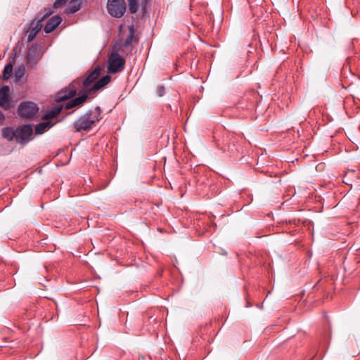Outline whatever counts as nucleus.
<instances>
[{"instance_id": "obj_18", "label": "nucleus", "mask_w": 360, "mask_h": 360, "mask_svg": "<svg viewBox=\"0 0 360 360\" xmlns=\"http://www.w3.org/2000/svg\"><path fill=\"white\" fill-rule=\"evenodd\" d=\"M13 72V65L11 63H8L4 67L3 70V78L4 79H8L11 77Z\"/></svg>"}, {"instance_id": "obj_23", "label": "nucleus", "mask_w": 360, "mask_h": 360, "mask_svg": "<svg viewBox=\"0 0 360 360\" xmlns=\"http://www.w3.org/2000/svg\"><path fill=\"white\" fill-rule=\"evenodd\" d=\"M4 120V114L0 111V122L3 121Z\"/></svg>"}, {"instance_id": "obj_10", "label": "nucleus", "mask_w": 360, "mask_h": 360, "mask_svg": "<svg viewBox=\"0 0 360 360\" xmlns=\"http://www.w3.org/2000/svg\"><path fill=\"white\" fill-rule=\"evenodd\" d=\"M111 80V77L109 75H105L101 79L97 80L93 86L92 94L96 93L98 90L102 89L105 86H106Z\"/></svg>"}, {"instance_id": "obj_21", "label": "nucleus", "mask_w": 360, "mask_h": 360, "mask_svg": "<svg viewBox=\"0 0 360 360\" xmlns=\"http://www.w3.org/2000/svg\"><path fill=\"white\" fill-rule=\"evenodd\" d=\"M157 92L159 96H162L165 93V89L164 86H159L158 87Z\"/></svg>"}, {"instance_id": "obj_2", "label": "nucleus", "mask_w": 360, "mask_h": 360, "mask_svg": "<svg viewBox=\"0 0 360 360\" xmlns=\"http://www.w3.org/2000/svg\"><path fill=\"white\" fill-rule=\"evenodd\" d=\"M102 110L96 106L94 110H89L78 117L73 123L75 131H89L101 119Z\"/></svg>"}, {"instance_id": "obj_7", "label": "nucleus", "mask_w": 360, "mask_h": 360, "mask_svg": "<svg viewBox=\"0 0 360 360\" xmlns=\"http://www.w3.org/2000/svg\"><path fill=\"white\" fill-rule=\"evenodd\" d=\"M107 10L110 15L121 18L126 11V3L124 0H108Z\"/></svg>"}, {"instance_id": "obj_12", "label": "nucleus", "mask_w": 360, "mask_h": 360, "mask_svg": "<svg viewBox=\"0 0 360 360\" xmlns=\"http://www.w3.org/2000/svg\"><path fill=\"white\" fill-rule=\"evenodd\" d=\"M2 135L4 138L8 141H15V129L11 127H6L2 130Z\"/></svg>"}, {"instance_id": "obj_4", "label": "nucleus", "mask_w": 360, "mask_h": 360, "mask_svg": "<svg viewBox=\"0 0 360 360\" xmlns=\"http://www.w3.org/2000/svg\"><path fill=\"white\" fill-rule=\"evenodd\" d=\"M33 129L30 124H23L15 128V142L25 145L32 140Z\"/></svg>"}, {"instance_id": "obj_6", "label": "nucleus", "mask_w": 360, "mask_h": 360, "mask_svg": "<svg viewBox=\"0 0 360 360\" xmlns=\"http://www.w3.org/2000/svg\"><path fill=\"white\" fill-rule=\"evenodd\" d=\"M38 111V105L32 101L22 102L18 108V113L19 116L26 119H31L34 117Z\"/></svg>"}, {"instance_id": "obj_9", "label": "nucleus", "mask_w": 360, "mask_h": 360, "mask_svg": "<svg viewBox=\"0 0 360 360\" xmlns=\"http://www.w3.org/2000/svg\"><path fill=\"white\" fill-rule=\"evenodd\" d=\"M62 18L60 15H54L51 17L46 23L44 31L46 33H51L53 32L61 22Z\"/></svg>"}, {"instance_id": "obj_16", "label": "nucleus", "mask_w": 360, "mask_h": 360, "mask_svg": "<svg viewBox=\"0 0 360 360\" xmlns=\"http://www.w3.org/2000/svg\"><path fill=\"white\" fill-rule=\"evenodd\" d=\"M62 110V107H56L53 109L49 110L44 117L45 119H52L56 117L58 115L60 114Z\"/></svg>"}, {"instance_id": "obj_5", "label": "nucleus", "mask_w": 360, "mask_h": 360, "mask_svg": "<svg viewBox=\"0 0 360 360\" xmlns=\"http://www.w3.org/2000/svg\"><path fill=\"white\" fill-rule=\"evenodd\" d=\"M125 60L118 53H112L108 59V71L109 73L115 74L122 72L125 65Z\"/></svg>"}, {"instance_id": "obj_22", "label": "nucleus", "mask_w": 360, "mask_h": 360, "mask_svg": "<svg viewBox=\"0 0 360 360\" xmlns=\"http://www.w3.org/2000/svg\"><path fill=\"white\" fill-rule=\"evenodd\" d=\"M150 0H143L141 2L142 9L145 10L147 5L149 4Z\"/></svg>"}, {"instance_id": "obj_14", "label": "nucleus", "mask_w": 360, "mask_h": 360, "mask_svg": "<svg viewBox=\"0 0 360 360\" xmlns=\"http://www.w3.org/2000/svg\"><path fill=\"white\" fill-rule=\"evenodd\" d=\"M51 127L50 122H43L37 124L35 127V133L41 134Z\"/></svg>"}, {"instance_id": "obj_11", "label": "nucleus", "mask_w": 360, "mask_h": 360, "mask_svg": "<svg viewBox=\"0 0 360 360\" xmlns=\"http://www.w3.org/2000/svg\"><path fill=\"white\" fill-rule=\"evenodd\" d=\"M37 51V46L32 45L27 55V62L28 63L34 64L37 62L36 53Z\"/></svg>"}, {"instance_id": "obj_17", "label": "nucleus", "mask_w": 360, "mask_h": 360, "mask_svg": "<svg viewBox=\"0 0 360 360\" xmlns=\"http://www.w3.org/2000/svg\"><path fill=\"white\" fill-rule=\"evenodd\" d=\"M129 11L131 13H136L139 7V0H127Z\"/></svg>"}, {"instance_id": "obj_15", "label": "nucleus", "mask_w": 360, "mask_h": 360, "mask_svg": "<svg viewBox=\"0 0 360 360\" xmlns=\"http://www.w3.org/2000/svg\"><path fill=\"white\" fill-rule=\"evenodd\" d=\"M129 35L125 39V40L123 43V46L124 47H127L128 46H130L131 44L133 39L134 37L135 29H134V26H130L129 28Z\"/></svg>"}, {"instance_id": "obj_20", "label": "nucleus", "mask_w": 360, "mask_h": 360, "mask_svg": "<svg viewBox=\"0 0 360 360\" xmlns=\"http://www.w3.org/2000/svg\"><path fill=\"white\" fill-rule=\"evenodd\" d=\"M68 0H56V1L53 4V7L55 8H58L62 5H64Z\"/></svg>"}, {"instance_id": "obj_13", "label": "nucleus", "mask_w": 360, "mask_h": 360, "mask_svg": "<svg viewBox=\"0 0 360 360\" xmlns=\"http://www.w3.org/2000/svg\"><path fill=\"white\" fill-rule=\"evenodd\" d=\"M81 2L79 0H72L66 8L68 13H74L78 11L80 8Z\"/></svg>"}, {"instance_id": "obj_8", "label": "nucleus", "mask_w": 360, "mask_h": 360, "mask_svg": "<svg viewBox=\"0 0 360 360\" xmlns=\"http://www.w3.org/2000/svg\"><path fill=\"white\" fill-rule=\"evenodd\" d=\"M11 105L10 88L7 85H4L0 88V107L7 110L10 109Z\"/></svg>"}, {"instance_id": "obj_3", "label": "nucleus", "mask_w": 360, "mask_h": 360, "mask_svg": "<svg viewBox=\"0 0 360 360\" xmlns=\"http://www.w3.org/2000/svg\"><path fill=\"white\" fill-rule=\"evenodd\" d=\"M53 13L51 8H44V13L39 19L33 20L29 27L27 29H24L25 33H29L27 36V42L30 43L34 40L37 34L39 32V31L42 28L41 22L46 18L48 16L51 15Z\"/></svg>"}, {"instance_id": "obj_1", "label": "nucleus", "mask_w": 360, "mask_h": 360, "mask_svg": "<svg viewBox=\"0 0 360 360\" xmlns=\"http://www.w3.org/2000/svg\"><path fill=\"white\" fill-rule=\"evenodd\" d=\"M101 72V68L100 66L96 67L93 71L89 73L87 77L81 80L77 79L71 83L68 86L59 91L55 96V100L58 103L65 101L72 97H73L77 91L76 84H79L82 83L83 92L84 94L68 101L65 105L64 108L67 110L72 108L80 106L86 102L89 95L92 94L94 84L97 81L99 75Z\"/></svg>"}, {"instance_id": "obj_19", "label": "nucleus", "mask_w": 360, "mask_h": 360, "mask_svg": "<svg viewBox=\"0 0 360 360\" xmlns=\"http://www.w3.org/2000/svg\"><path fill=\"white\" fill-rule=\"evenodd\" d=\"M24 73H25V69L19 68L17 70H15V77L16 79H20L21 77H22V76L24 75Z\"/></svg>"}]
</instances>
